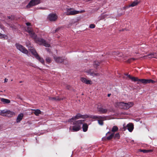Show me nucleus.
<instances>
[{"label":"nucleus","instance_id":"1","mask_svg":"<svg viewBox=\"0 0 157 157\" xmlns=\"http://www.w3.org/2000/svg\"><path fill=\"white\" fill-rule=\"evenodd\" d=\"M31 36L33 38L35 39L36 40L40 42L46 47H49L50 44L41 38H36V35L33 32V29L30 28L28 27L26 30Z\"/></svg>","mask_w":157,"mask_h":157},{"label":"nucleus","instance_id":"2","mask_svg":"<svg viewBox=\"0 0 157 157\" xmlns=\"http://www.w3.org/2000/svg\"><path fill=\"white\" fill-rule=\"evenodd\" d=\"M84 121V120H79L74 122L73 124L74 125L72 127L73 131L75 132L79 131L81 128V125L83 124Z\"/></svg>","mask_w":157,"mask_h":157},{"label":"nucleus","instance_id":"3","mask_svg":"<svg viewBox=\"0 0 157 157\" xmlns=\"http://www.w3.org/2000/svg\"><path fill=\"white\" fill-rule=\"evenodd\" d=\"M15 115V113L10 110H4L0 112V115L3 117H10Z\"/></svg>","mask_w":157,"mask_h":157},{"label":"nucleus","instance_id":"4","mask_svg":"<svg viewBox=\"0 0 157 157\" xmlns=\"http://www.w3.org/2000/svg\"><path fill=\"white\" fill-rule=\"evenodd\" d=\"M89 117V116L86 115H82L80 113H78L75 117H72L71 118L69 119L68 121L69 122H73V121L78 119L80 118L83 119H85Z\"/></svg>","mask_w":157,"mask_h":157},{"label":"nucleus","instance_id":"5","mask_svg":"<svg viewBox=\"0 0 157 157\" xmlns=\"http://www.w3.org/2000/svg\"><path fill=\"white\" fill-rule=\"evenodd\" d=\"M86 72L88 75L93 77L95 76H99L100 74L99 73L97 72L96 71H94L92 69H89L86 71Z\"/></svg>","mask_w":157,"mask_h":157},{"label":"nucleus","instance_id":"6","mask_svg":"<svg viewBox=\"0 0 157 157\" xmlns=\"http://www.w3.org/2000/svg\"><path fill=\"white\" fill-rule=\"evenodd\" d=\"M16 46L17 49L20 50L22 53H25V54H28V51L24 47L21 45L19 44H16Z\"/></svg>","mask_w":157,"mask_h":157},{"label":"nucleus","instance_id":"7","mask_svg":"<svg viewBox=\"0 0 157 157\" xmlns=\"http://www.w3.org/2000/svg\"><path fill=\"white\" fill-rule=\"evenodd\" d=\"M40 3V0H31L27 6L28 8H30Z\"/></svg>","mask_w":157,"mask_h":157},{"label":"nucleus","instance_id":"8","mask_svg":"<svg viewBox=\"0 0 157 157\" xmlns=\"http://www.w3.org/2000/svg\"><path fill=\"white\" fill-rule=\"evenodd\" d=\"M72 9L71 8H67V11L66 13V15H74L79 13V11H78L71 10Z\"/></svg>","mask_w":157,"mask_h":157},{"label":"nucleus","instance_id":"9","mask_svg":"<svg viewBox=\"0 0 157 157\" xmlns=\"http://www.w3.org/2000/svg\"><path fill=\"white\" fill-rule=\"evenodd\" d=\"M134 128L133 125L132 123H129L128 124L126 127L124 126L123 128V131H125L126 129H127L129 132H131Z\"/></svg>","mask_w":157,"mask_h":157},{"label":"nucleus","instance_id":"10","mask_svg":"<svg viewBox=\"0 0 157 157\" xmlns=\"http://www.w3.org/2000/svg\"><path fill=\"white\" fill-rule=\"evenodd\" d=\"M57 18V16L55 14L50 13L48 17V19L50 21H55Z\"/></svg>","mask_w":157,"mask_h":157},{"label":"nucleus","instance_id":"11","mask_svg":"<svg viewBox=\"0 0 157 157\" xmlns=\"http://www.w3.org/2000/svg\"><path fill=\"white\" fill-rule=\"evenodd\" d=\"M117 106H118L120 108L127 109L126 103L123 102H117L116 103Z\"/></svg>","mask_w":157,"mask_h":157},{"label":"nucleus","instance_id":"12","mask_svg":"<svg viewBox=\"0 0 157 157\" xmlns=\"http://www.w3.org/2000/svg\"><path fill=\"white\" fill-rule=\"evenodd\" d=\"M98 111L100 113L105 114L108 111V109H104L101 107H98L97 108Z\"/></svg>","mask_w":157,"mask_h":157},{"label":"nucleus","instance_id":"13","mask_svg":"<svg viewBox=\"0 0 157 157\" xmlns=\"http://www.w3.org/2000/svg\"><path fill=\"white\" fill-rule=\"evenodd\" d=\"M80 80L82 82L86 84L91 85L92 84V81L91 80H87L86 78L81 77Z\"/></svg>","mask_w":157,"mask_h":157},{"label":"nucleus","instance_id":"14","mask_svg":"<svg viewBox=\"0 0 157 157\" xmlns=\"http://www.w3.org/2000/svg\"><path fill=\"white\" fill-rule=\"evenodd\" d=\"M140 2L138 0H136L132 2L129 5L128 7H134L137 6Z\"/></svg>","mask_w":157,"mask_h":157},{"label":"nucleus","instance_id":"15","mask_svg":"<svg viewBox=\"0 0 157 157\" xmlns=\"http://www.w3.org/2000/svg\"><path fill=\"white\" fill-rule=\"evenodd\" d=\"M156 55H157V54L156 53H154V52L151 53L149 54H148L147 56H144V59H145V58H147V56H151L149 57V58H155L157 56Z\"/></svg>","mask_w":157,"mask_h":157},{"label":"nucleus","instance_id":"16","mask_svg":"<svg viewBox=\"0 0 157 157\" xmlns=\"http://www.w3.org/2000/svg\"><path fill=\"white\" fill-rule=\"evenodd\" d=\"M23 117V114L22 113H20L19 114L17 118V123L20 122L22 119Z\"/></svg>","mask_w":157,"mask_h":157},{"label":"nucleus","instance_id":"17","mask_svg":"<svg viewBox=\"0 0 157 157\" xmlns=\"http://www.w3.org/2000/svg\"><path fill=\"white\" fill-rule=\"evenodd\" d=\"M29 50L35 56V57H36V56L38 55L37 53L36 52L35 50L33 48L31 47V48Z\"/></svg>","mask_w":157,"mask_h":157},{"label":"nucleus","instance_id":"18","mask_svg":"<svg viewBox=\"0 0 157 157\" xmlns=\"http://www.w3.org/2000/svg\"><path fill=\"white\" fill-rule=\"evenodd\" d=\"M0 100L4 104H9L10 102V100L8 99L2 98H1Z\"/></svg>","mask_w":157,"mask_h":157},{"label":"nucleus","instance_id":"19","mask_svg":"<svg viewBox=\"0 0 157 157\" xmlns=\"http://www.w3.org/2000/svg\"><path fill=\"white\" fill-rule=\"evenodd\" d=\"M59 63H63L65 64H66L67 63V60L65 59V57H59Z\"/></svg>","mask_w":157,"mask_h":157},{"label":"nucleus","instance_id":"20","mask_svg":"<svg viewBox=\"0 0 157 157\" xmlns=\"http://www.w3.org/2000/svg\"><path fill=\"white\" fill-rule=\"evenodd\" d=\"M88 125L86 123L83 124L82 125V129L83 131L84 132H86L88 130Z\"/></svg>","mask_w":157,"mask_h":157},{"label":"nucleus","instance_id":"21","mask_svg":"<svg viewBox=\"0 0 157 157\" xmlns=\"http://www.w3.org/2000/svg\"><path fill=\"white\" fill-rule=\"evenodd\" d=\"M36 58L41 63L44 64V61L43 58L40 57L39 55L36 56Z\"/></svg>","mask_w":157,"mask_h":157},{"label":"nucleus","instance_id":"22","mask_svg":"<svg viewBox=\"0 0 157 157\" xmlns=\"http://www.w3.org/2000/svg\"><path fill=\"white\" fill-rule=\"evenodd\" d=\"M127 109H128L129 108L132 107L134 105V103L132 102H130L128 103H126Z\"/></svg>","mask_w":157,"mask_h":157},{"label":"nucleus","instance_id":"23","mask_svg":"<svg viewBox=\"0 0 157 157\" xmlns=\"http://www.w3.org/2000/svg\"><path fill=\"white\" fill-rule=\"evenodd\" d=\"M91 118L93 119H103L105 118V117H102L100 116H93L90 117Z\"/></svg>","mask_w":157,"mask_h":157},{"label":"nucleus","instance_id":"24","mask_svg":"<svg viewBox=\"0 0 157 157\" xmlns=\"http://www.w3.org/2000/svg\"><path fill=\"white\" fill-rule=\"evenodd\" d=\"M128 78L130 79L132 81L134 82L139 81V79L137 78L132 77L130 75H128Z\"/></svg>","mask_w":157,"mask_h":157},{"label":"nucleus","instance_id":"25","mask_svg":"<svg viewBox=\"0 0 157 157\" xmlns=\"http://www.w3.org/2000/svg\"><path fill=\"white\" fill-rule=\"evenodd\" d=\"M100 63L98 61H96L94 62L93 66L94 68H97L98 67Z\"/></svg>","mask_w":157,"mask_h":157},{"label":"nucleus","instance_id":"26","mask_svg":"<svg viewBox=\"0 0 157 157\" xmlns=\"http://www.w3.org/2000/svg\"><path fill=\"white\" fill-rule=\"evenodd\" d=\"M33 110L34 111V113L36 116H38L39 114L41 113V112L39 109H34Z\"/></svg>","mask_w":157,"mask_h":157},{"label":"nucleus","instance_id":"27","mask_svg":"<svg viewBox=\"0 0 157 157\" xmlns=\"http://www.w3.org/2000/svg\"><path fill=\"white\" fill-rule=\"evenodd\" d=\"M140 152H142L144 153H148L151 152H152L153 150H146V149H140Z\"/></svg>","mask_w":157,"mask_h":157},{"label":"nucleus","instance_id":"28","mask_svg":"<svg viewBox=\"0 0 157 157\" xmlns=\"http://www.w3.org/2000/svg\"><path fill=\"white\" fill-rule=\"evenodd\" d=\"M155 81L151 79H146V84L151 83H154Z\"/></svg>","mask_w":157,"mask_h":157},{"label":"nucleus","instance_id":"29","mask_svg":"<svg viewBox=\"0 0 157 157\" xmlns=\"http://www.w3.org/2000/svg\"><path fill=\"white\" fill-rule=\"evenodd\" d=\"M114 136V133L111 134L109 136L105 137V138L108 140H111Z\"/></svg>","mask_w":157,"mask_h":157},{"label":"nucleus","instance_id":"30","mask_svg":"<svg viewBox=\"0 0 157 157\" xmlns=\"http://www.w3.org/2000/svg\"><path fill=\"white\" fill-rule=\"evenodd\" d=\"M118 130V127L116 126H114L112 128V131L113 132H115L117 131Z\"/></svg>","mask_w":157,"mask_h":157},{"label":"nucleus","instance_id":"31","mask_svg":"<svg viewBox=\"0 0 157 157\" xmlns=\"http://www.w3.org/2000/svg\"><path fill=\"white\" fill-rule=\"evenodd\" d=\"M136 59L135 58H132L128 59L126 62L128 63H130L132 61L135 60Z\"/></svg>","mask_w":157,"mask_h":157},{"label":"nucleus","instance_id":"32","mask_svg":"<svg viewBox=\"0 0 157 157\" xmlns=\"http://www.w3.org/2000/svg\"><path fill=\"white\" fill-rule=\"evenodd\" d=\"M114 138L115 139H119L120 137V134L119 133H117L114 136Z\"/></svg>","mask_w":157,"mask_h":157},{"label":"nucleus","instance_id":"33","mask_svg":"<svg viewBox=\"0 0 157 157\" xmlns=\"http://www.w3.org/2000/svg\"><path fill=\"white\" fill-rule=\"evenodd\" d=\"M46 62L49 63L51 62V59L50 58L48 57L46 58Z\"/></svg>","mask_w":157,"mask_h":157},{"label":"nucleus","instance_id":"34","mask_svg":"<svg viewBox=\"0 0 157 157\" xmlns=\"http://www.w3.org/2000/svg\"><path fill=\"white\" fill-rule=\"evenodd\" d=\"M116 53L115 54V55H117V56H118V57H122V56L123 55V54L122 53H120L119 52H116Z\"/></svg>","mask_w":157,"mask_h":157},{"label":"nucleus","instance_id":"35","mask_svg":"<svg viewBox=\"0 0 157 157\" xmlns=\"http://www.w3.org/2000/svg\"><path fill=\"white\" fill-rule=\"evenodd\" d=\"M139 81L144 84H146V79H139Z\"/></svg>","mask_w":157,"mask_h":157},{"label":"nucleus","instance_id":"36","mask_svg":"<svg viewBox=\"0 0 157 157\" xmlns=\"http://www.w3.org/2000/svg\"><path fill=\"white\" fill-rule=\"evenodd\" d=\"M49 99L52 101H54L55 100L57 101L58 100V98H56L54 97H49Z\"/></svg>","mask_w":157,"mask_h":157},{"label":"nucleus","instance_id":"37","mask_svg":"<svg viewBox=\"0 0 157 157\" xmlns=\"http://www.w3.org/2000/svg\"><path fill=\"white\" fill-rule=\"evenodd\" d=\"M98 124L100 125H102L103 124V122L102 120H98Z\"/></svg>","mask_w":157,"mask_h":157},{"label":"nucleus","instance_id":"38","mask_svg":"<svg viewBox=\"0 0 157 157\" xmlns=\"http://www.w3.org/2000/svg\"><path fill=\"white\" fill-rule=\"evenodd\" d=\"M95 27V25L93 24H91L90 25V28L91 29H93Z\"/></svg>","mask_w":157,"mask_h":157},{"label":"nucleus","instance_id":"39","mask_svg":"<svg viewBox=\"0 0 157 157\" xmlns=\"http://www.w3.org/2000/svg\"><path fill=\"white\" fill-rule=\"evenodd\" d=\"M54 59L57 62H59V58L58 57H54Z\"/></svg>","mask_w":157,"mask_h":157},{"label":"nucleus","instance_id":"40","mask_svg":"<svg viewBox=\"0 0 157 157\" xmlns=\"http://www.w3.org/2000/svg\"><path fill=\"white\" fill-rule=\"evenodd\" d=\"M7 17L8 19H10L11 20H12L13 19V17H12V16H8Z\"/></svg>","mask_w":157,"mask_h":157},{"label":"nucleus","instance_id":"41","mask_svg":"<svg viewBox=\"0 0 157 157\" xmlns=\"http://www.w3.org/2000/svg\"><path fill=\"white\" fill-rule=\"evenodd\" d=\"M4 37V35L0 33V38H2Z\"/></svg>","mask_w":157,"mask_h":157},{"label":"nucleus","instance_id":"42","mask_svg":"<svg viewBox=\"0 0 157 157\" xmlns=\"http://www.w3.org/2000/svg\"><path fill=\"white\" fill-rule=\"evenodd\" d=\"M26 25H27V26H29V25H30V23H26Z\"/></svg>","mask_w":157,"mask_h":157},{"label":"nucleus","instance_id":"43","mask_svg":"<svg viewBox=\"0 0 157 157\" xmlns=\"http://www.w3.org/2000/svg\"><path fill=\"white\" fill-rule=\"evenodd\" d=\"M8 80V79L7 78H5L4 80V82H7Z\"/></svg>","mask_w":157,"mask_h":157},{"label":"nucleus","instance_id":"44","mask_svg":"<svg viewBox=\"0 0 157 157\" xmlns=\"http://www.w3.org/2000/svg\"><path fill=\"white\" fill-rule=\"evenodd\" d=\"M124 75H126V76H128V75H129L128 74H127V73H124Z\"/></svg>","mask_w":157,"mask_h":157},{"label":"nucleus","instance_id":"45","mask_svg":"<svg viewBox=\"0 0 157 157\" xmlns=\"http://www.w3.org/2000/svg\"><path fill=\"white\" fill-rule=\"evenodd\" d=\"M111 133V132L109 131L108 132H107V133L106 134V135H107L108 134H110Z\"/></svg>","mask_w":157,"mask_h":157},{"label":"nucleus","instance_id":"46","mask_svg":"<svg viewBox=\"0 0 157 157\" xmlns=\"http://www.w3.org/2000/svg\"><path fill=\"white\" fill-rule=\"evenodd\" d=\"M111 94H108V97H110V96L111 95Z\"/></svg>","mask_w":157,"mask_h":157},{"label":"nucleus","instance_id":"47","mask_svg":"<svg viewBox=\"0 0 157 157\" xmlns=\"http://www.w3.org/2000/svg\"><path fill=\"white\" fill-rule=\"evenodd\" d=\"M70 86H67V89H70Z\"/></svg>","mask_w":157,"mask_h":157},{"label":"nucleus","instance_id":"48","mask_svg":"<svg viewBox=\"0 0 157 157\" xmlns=\"http://www.w3.org/2000/svg\"><path fill=\"white\" fill-rule=\"evenodd\" d=\"M22 82V81H20L19 82H20V83H21V82Z\"/></svg>","mask_w":157,"mask_h":157},{"label":"nucleus","instance_id":"49","mask_svg":"<svg viewBox=\"0 0 157 157\" xmlns=\"http://www.w3.org/2000/svg\"><path fill=\"white\" fill-rule=\"evenodd\" d=\"M48 51H49V49H46Z\"/></svg>","mask_w":157,"mask_h":157},{"label":"nucleus","instance_id":"50","mask_svg":"<svg viewBox=\"0 0 157 157\" xmlns=\"http://www.w3.org/2000/svg\"><path fill=\"white\" fill-rule=\"evenodd\" d=\"M63 116V114H62V115H61V116Z\"/></svg>","mask_w":157,"mask_h":157}]
</instances>
